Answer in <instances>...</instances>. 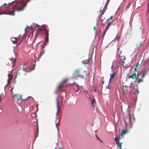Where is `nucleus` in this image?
I'll use <instances>...</instances> for the list:
<instances>
[{
  "label": "nucleus",
  "mask_w": 149,
  "mask_h": 149,
  "mask_svg": "<svg viewBox=\"0 0 149 149\" xmlns=\"http://www.w3.org/2000/svg\"><path fill=\"white\" fill-rule=\"evenodd\" d=\"M43 24H42V26H40L38 24H34L32 25H31L30 26H27L25 28V32H26V30L27 29H29L31 27V29H33L34 31H37V34L39 33L40 31H42V29L41 28V27L43 26Z\"/></svg>",
  "instance_id": "obj_1"
},
{
  "label": "nucleus",
  "mask_w": 149,
  "mask_h": 149,
  "mask_svg": "<svg viewBox=\"0 0 149 149\" xmlns=\"http://www.w3.org/2000/svg\"><path fill=\"white\" fill-rule=\"evenodd\" d=\"M149 71V67L148 68H146L142 70L140 73V75L141 76V79H137V83H139L143 81L142 79L145 75H147L148 74V72Z\"/></svg>",
  "instance_id": "obj_2"
},
{
  "label": "nucleus",
  "mask_w": 149,
  "mask_h": 149,
  "mask_svg": "<svg viewBox=\"0 0 149 149\" xmlns=\"http://www.w3.org/2000/svg\"><path fill=\"white\" fill-rule=\"evenodd\" d=\"M16 7V10L19 12L21 11H23L24 10V8L25 7V5L23 4L21 0L19 2H17L15 5Z\"/></svg>",
  "instance_id": "obj_3"
},
{
  "label": "nucleus",
  "mask_w": 149,
  "mask_h": 149,
  "mask_svg": "<svg viewBox=\"0 0 149 149\" xmlns=\"http://www.w3.org/2000/svg\"><path fill=\"white\" fill-rule=\"evenodd\" d=\"M36 66V64L33 65V68H29V67L25 65L23 66V70L25 72H31L32 70H33L35 69V67Z\"/></svg>",
  "instance_id": "obj_4"
},
{
  "label": "nucleus",
  "mask_w": 149,
  "mask_h": 149,
  "mask_svg": "<svg viewBox=\"0 0 149 149\" xmlns=\"http://www.w3.org/2000/svg\"><path fill=\"white\" fill-rule=\"evenodd\" d=\"M139 75L137 74L136 75V73L133 71L131 76H129L128 77L129 78H132L134 80V82L136 81Z\"/></svg>",
  "instance_id": "obj_5"
},
{
  "label": "nucleus",
  "mask_w": 149,
  "mask_h": 149,
  "mask_svg": "<svg viewBox=\"0 0 149 149\" xmlns=\"http://www.w3.org/2000/svg\"><path fill=\"white\" fill-rule=\"evenodd\" d=\"M59 97H60V96H59L56 98V102H57L56 107H57V112H56V116H57V115H58L59 111L60 108V107L59 106Z\"/></svg>",
  "instance_id": "obj_6"
},
{
  "label": "nucleus",
  "mask_w": 149,
  "mask_h": 149,
  "mask_svg": "<svg viewBox=\"0 0 149 149\" xmlns=\"http://www.w3.org/2000/svg\"><path fill=\"white\" fill-rule=\"evenodd\" d=\"M80 71L81 70L80 69H77L75 70L73 73V78H77V76L79 74V72H80Z\"/></svg>",
  "instance_id": "obj_7"
},
{
  "label": "nucleus",
  "mask_w": 149,
  "mask_h": 149,
  "mask_svg": "<svg viewBox=\"0 0 149 149\" xmlns=\"http://www.w3.org/2000/svg\"><path fill=\"white\" fill-rule=\"evenodd\" d=\"M8 80L7 81V83L8 84L6 85L4 87V89H5V87L7 86L9 83H10L12 78L13 77V75H11L10 74H8Z\"/></svg>",
  "instance_id": "obj_8"
},
{
  "label": "nucleus",
  "mask_w": 149,
  "mask_h": 149,
  "mask_svg": "<svg viewBox=\"0 0 149 149\" xmlns=\"http://www.w3.org/2000/svg\"><path fill=\"white\" fill-rule=\"evenodd\" d=\"M44 31H45V40H46L48 41L49 39V33L48 31H47L46 29V27H44Z\"/></svg>",
  "instance_id": "obj_9"
},
{
  "label": "nucleus",
  "mask_w": 149,
  "mask_h": 149,
  "mask_svg": "<svg viewBox=\"0 0 149 149\" xmlns=\"http://www.w3.org/2000/svg\"><path fill=\"white\" fill-rule=\"evenodd\" d=\"M13 96L15 98H16L17 100L18 101L22 99V96L21 95L15 94V95H13Z\"/></svg>",
  "instance_id": "obj_10"
},
{
  "label": "nucleus",
  "mask_w": 149,
  "mask_h": 149,
  "mask_svg": "<svg viewBox=\"0 0 149 149\" xmlns=\"http://www.w3.org/2000/svg\"><path fill=\"white\" fill-rule=\"evenodd\" d=\"M67 81V80H65L63 81L58 86L57 89L55 93L56 94H57L59 90V89H60L61 87L62 86V84L65 83V82H66Z\"/></svg>",
  "instance_id": "obj_11"
},
{
  "label": "nucleus",
  "mask_w": 149,
  "mask_h": 149,
  "mask_svg": "<svg viewBox=\"0 0 149 149\" xmlns=\"http://www.w3.org/2000/svg\"><path fill=\"white\" fill-rule=\"evenodd\" d=\"M15 12V10H14L13 11L11 12H9L8 13H6V12H4V13H0V15H1L3 14H5V15H13V16L15 15V14L14 13V12Z\"/></svg>",
  "instance_id": "obj_12"
},
{
  "label": "nucleus",
  "mask_w": 149,
  "mask_h": 149,
  "mask_svg": "<svg viewBox=\"0 0 149 149\" xmlns=\"http://www.w3.org/2000/svg\"><path fill=\"white\" fill-rule=\"evenodd\" d=\"M141 38L143 39V41L144 42L146 39V33L143 32V29H142Z\"/></svg>",
  "instance_id": "obj_13"
},
{
  "label": "nucleus",
  "mask_w": 149,
  "mask_h": 149,
  "mask_svg": "<svg viewBox=\"0 0 149 149\" xmlns=\"http://www.w3.org/2000/svg\"><path fill=\"white\" fill-rule=\"evenodd\" d=\"M116 73V72L114 70H113V73L110 74V80L113 79L115 76L114 74Z\"/></svg>",
  "instance_id": "obj_14"
},
{
  "label": "nucleus",
  "mask_w": 149,
  "mask_h": 149,
  "mask_svg": "<svg viewBox=\"0 0 149 149\" xmlns=\"http://www.w3.org/2000/svg\"><path fill=\"white\" fill-rule=\"evenodd\" d=\"M114 21V20H113L111 22L108 23L107 26H106V28L105 29H106V30H108V29L111 23H112V22H113Z\"/></svg>",
  "instance_id": "obj_15"
},
{
  "label": "nucleus",
  "mask_w": 149,
  "mask_h": 149,
  "mask_svg": "<svg viewBox=\"0 0 149 149\" xmlns=\"http://www.w3.org/2000/svg\"><path fill=\"white\" fill-rule=\"evenodd\" d=\"M122 143H120V142H118L117 144V147L118 148V149H121V144Z\"/></svg>",
  "instance_id": "obj_16"
},
{
  "label": "nucleus",
  "mask_w": 149,
  "mask_h": 149,
  "mask_svg": "<svg viewBox=\"0 0 149 149\" xmlns=\"http://www.w3.org/2000/svg\"><path fill=\"white\" fill-rule=\"evenodd\" d=\"M119 138H120V135H119L118 136H117L115 138V140L116 142V143H118V142H119Z\"/></svg>",
  "instance_id": "obj_17"
},
{
  "label": "nucleus",
  "mask_w": 149,
  "mask_h": 149,
  "mask_svg": "<svg viewBox=\"0 0 149 149\" xmlns=\"http://www.w3.org/2000/svg\"><path fill=\"white\" fill-rule=\"evenodd\" d=\"M38 125H37V131L36 132L35 135V139H36V137L38 136Z\"/></svg>",
  "instance_id": "obj_18"
},
{
  "label": "nucleus",
  "mask_w": 149,
  "mask_h": 149,
  "mask_svg": "<svg viewBox=\"0 0 149 149\" xmlns=\"http://www.w3.org/2000/svg\"><path fill=\"white\" fill-rule=\"evenodd\" d=\"M91 103L92 106L93 107H94L95 105L96 102L95 99H93L91 100Z\"/></svg>",
  "instance_id": "obj_19"
},
{
  "label": "nucleus",
  "mask_w": 149,
  "mask_h": 149,
  "mask_svg": "<svg viewBox=\"0 0 149 149\" xmlns=\"http://www.w3.org/2000/svg\"><path fill=\"white\" fill-rule=\"evenodd\" d=\"M93 52V51L92 49L91 50H91H90V52H89L88 54V56L89 58H90L91 56V55H92Z\"/></svg>",
  "instance_id": "obj_20"
},
{
  "label": "nucleus",
  "mask_w": 149,
  "mask_h": 149,
  "mask_svg": "<svg viewBox=\"0 0 149 149\" xmlns=\"http://www.w3.org/2000/svg\"><path fill=\"white\" fill-rule=\"evenodd\" d=\"M16 38L14 37H12L11 38V40L14 44H15L16 42Z\"/></svg>",
  "instance_id": "obj_21"
},
{
  "label": "nucleus",
  "mask_w": 149,
  "mask_h": 149,
  "mask_svg": "<svg viewBox=\"0 0 149 149\" xmlns=\"http://www.w3.org/2000/svg\"><path fill=\"white\" fill-rule=\"evenodd\" d=\"M12 9H13V10H12L10 12H12L14 10H15V11H16V8L15 9L13 6H9V10H11Z\"/></svg>",
  "instance_id": "obj_22"
},
{
  "label": "nucleus",
  "mask_w": 149,
  "mask_h": 149,
  "mask_svg": "<svg viewBox=\"0 0 149 149\" xmlns=\"http://www.w3.org/2000/svg\"><path fill=\"white\" fill-rule=\"evenodd\" d=\"M29 97H31V100H29V102H28V104H29L31 103V101H32L33 100V98L29 96V97H28L27 98H26V100L27 101L28 100V98Z\"/></svg>",
  "instance_id": "obj_23"
},
{
  "label": "nucleus",
  "mask_w": 149,
  "mask_h": 149,
  "mask_svg": "<svg viewBox=\"0 0 149 149\" xmlns=\"http://www.w3.org/2000/svg\"><path fill=\"white\" fill-rule=\"evenodd\" d=\"M127 132V131L126 130H122L121 135L122 136L123 134H125Z\"/></svg>",
  "instance_id": "obj_24"
},
{
  "label": "nucleus",
  "mask_w": 149,
  "mask_h": 149,
  "mask_svg": "<svg viewBox=\"0 0 149 149\" xmlns=\"http://www.w3.org/2000/svg\"><path fill=\"white\" fill-rule=\"evenodd\" d=\"M131 4L132 3L131 2H130L128 4L126 8H125L126 10H127V9H128L129 8V7L131 6Z\"/></svg>",
  "instance_id": "obj_25"
},
{
  "label": "nucleus",
  "mask_w": 149,
  "mask_h": 149,
  "mask_svg": "<svg viewBox=\"0 0 149 149\" xmlns=\"http://www.w3.org/2000/svg\"><path fill=\"white\" fill-rule=\"evenodd\" d=\"M107 30H106V29H105L104 30V31H103V32L102 34V37H104V36L105 35V33H106V32H107Z\"/></svg>",
  "instance_id": "obj_26"
},
{
  "label": "nucleus",
  "mask_w": 149,
  "mask_h": 149,
  "mask_svg": "<svg viewBox=\"0 0 149 149\" xmlns=\"http://www.w3.org/2000/svg\"><path fill=\"white\" fill-rule=\"evenodd\" d=\"M78 77H80L82 79H84V75H80L79 74L77 75V78Z\"/></svg>",
  "instance_id": "obj_27"
},
{
  "label": "nucleus",
  "mask_w": 149,
  "mask_h": 149,
  "mask_svg": "<svg viewBox=\"0 0 149 149\" xmlns=\"http://www.w3.org/2000/svg\"><path fill=\"white\" fill-rule=\"evenodd\" d=\"M78 77H80L82 79H84V75H80L79 74L77 75V78Z\"/></svg>",
  "instance_id": "obj_28"
},
{
  "label": "nucleus",
  "mask_w": 149,
  "mask_h": 149,
  "mask_svg": "<svg viewBox=\"0 0 149 149\" xmlns=\"http://www.w3.org/2000/svg\"><path fill=\"white\" fill-rule=\"evenodd\" d=\"M120 37L119 36H118V35L117 36L115 37L114 40L115 41V42H116V41H118V38H119Z\"/></svg>",
  "instance_id": "obj_29"
},
{
  "label": "nucleus",
  "mask_w": 149,
  "mask_h": 149,
  "mask_svg": "<svg viewBox=\"0 0 149 149\" xmlns=\"http://www.w3.org/2000/svg\"><path fill=\"white\" fill-rule=\"evenodd\" d=\"M132 30L131 28H130L128 30V34H130L132 32Z\"/></svg>",
  "instance_id": "obj_30"
},
{
  "label": "nucleus",
  "mask_w": 149,
  "mask_h": 149,
  "mask_svg": "<svg viewBox=\"0 0 149 149\" xmlns=\"http://www.w3.org/2000/svg\"><path fill=\"white\" fill-rule=\"evenodd\" d=\"M16 58H15L14 60L13 61V59H10V60L11 61H12L11 63H13V64L12 65V67H13L14 65V62H15V60Z\"/></svg>",
  "instance_id": "obj_31"
},
{
  "label": "nucleus",
  "mask_w": 149,
  "mask_h": 149,
  "mask_svg": "<svg viewBox=\"0 0 149 149\" xmlns=\"http://www.w3.org/2000/svg\"><path fill=\"white\" fill-rule=\"evenodd\" d=\"M128 117H129V123L130 124L131 123V116H130L129 114L128 115Z\"/></svg>",
  "instance_id": "obj_32"
},
{
  "label": "nucleus",
  "mask_w": 149,
  "mask_h": 149,
  "mask_svg": "<svg viewBox=\"0 0 149 149\" xmlns=\"http://www.w3.org/2000/svg\"><path fill=\"white\" fill-rule=\"evenodd\" d=\"M15 123L16 124H18V120L17 119H15L14 120Z\"/></svg>",
  "instance_id": "obj_33"
},
{
  "label": "nucleus",
  "mask_w": 149,
  "mask_h": 149,
  "mask_svg": "<svg viewBox=\"0 0 149 149\" xmlns=\"http://www.w3.org/2000/svg\"><path fill=\"white\" fill-rule=\"evenodd\" d=\"M29 1V0H26V1L25 3H23V4H24L25 5V6H26V4L28 3Z\"/></svg>",
  "instance_id": "obj_34"
},
{
  "label": "nucleus",
  "mask_w": 149,
  "mask_h": 149,
  "mask_svg": "<svg viewBox=\"0 0 149 149\" xmlns=\"http://www.w3.org/2000/svg\"><path fill=\"white\" fill-rule=\"evenodd\" d=\"M48 40H45V41L43 42V44H44V45H46L47 42H48Z\"/></svg>",
  "instance_id": "obj_35"
},
{
  "label": "nucleus",
  "mask_w": 149,
  "mask_h": 149,
  "mask_svg": "<svg viewBox=\"0 0 149 149\" xmlns=\"http://www.w3.org/2000/svg\"><path fill=\"white\" fill-rule=\"evenodd\" d=\"M88 61H89V59L87 60H86V62H84V63H83V64H87L88 62Z\"/></svg>",
  "instance_id": "obj_36"
},
{
  "label": "nucleus",
  "mask_w": 149,
  "mask_h": 149,
  "mask_svg": "<svg viewBox=\"0 0 149 149\" xmlns=\"http://www.w3.org/2000/svg\"><path fill=\"white\" fill-rule=\"evenodd\" d=\"M123 120H124V121L125 124V126L126 127H127V122L125 120V119L124 118H123Z\"/></svg>",
  "instance_id": "obj_37"
},
{
  "label": "nucleus",
  "mask_w": 149,
  "mask_h": 149,
  "mask_svg": "<svg viewBox=\"0 0 149 149\" xmlns=\"http://www.w3.org/2000/svg\"><path fill=\"white\" fill-rule=\"evenodd\" d=\"M56 147L55 149H56L57 148H58V143L57 142V143H56Z\"/></svg>",
  "instance_id": "obj_38"
},
{
  "label": "nucleus",
  "mask_w": 149,
  "mask_h": 149,
  "mask_svg": "<svg viewBox=\"0 0 149 149\" xmlns=\"http://www.w3.org/2000/svg\"><path fill=\"white\" fill-rule=\"evenodd\" d=\"M13 89H14L13 87H12V88H11L10 89V90L11 93H13Z\"/></svg>",
  "instance_id": "obj_39"
},
{
  "label": "nucleus",
  "mask_w": 149,
  "mask_h": 149,
  "mask_svg": "<svg viewBox=\"0 0 149 149\" xmlns=\"http://www.w3.org/2000/svg\"><path fill=\"white\" fill-rule=\"evenodd\" d=\"M106 10V9H105L104 10V9L103 10V11L102 13V15L105 12Z\"/></svg>",
  "instance_id": "obj_40"
},
{
  "label": "nucleus",
  "mask_w": 149,
  "mask_h": 149,
  "mask_svg": "<svg viewBox=\"0 0 149 149\" xmlns=\"http://www.w3.org/2000/svg\"><path fill=\"white\" fill-rule=\"evenodd\" d=\"M17 0H15L14 1H13L11 3H8V5H10V4L11 3H13V2L17 1Z\"/></svg>",
  "instance_id": "obj_41"
},
{
  "label": "nucleus",
  "mask_w": 149,
  "mask_h": 149,
  "mask_svg": "<svg viewBox=\"0 0 149 149\" xmlns=\"http://www.w3.org/2000/svg\"><path fill=\"white\" fill-rule=\"evenodd\" d=\"M59 121V120L58 123L56 124V128H57V125H59L58 124V123Z\"/></svg>",
  "instance_id": "obj_42"
},
{
  "label": "nucleus",
  "mask_w": 149,
  "mask_h": 149,
  "mask_svg": "<svg viewBox=\"0 0 149 149\" xmlns=\"http://www.w3.org/2000/svg\"><path fill=\"white\" fill-rule=\"evenodd\" d=\"M98 140H99L100 142L102 143L103 142V141L102 140H101L100 138H98Z\"/></svg>",
  "instance_id": "obj_43"
},
{
  "label": "nucleus",
  "mask_w": 149,
  "mask_h": 149,
  "mask_svg": "<svg viewBox=\"0 0 149 149\" xmlns=\"http://www.w3.org/2000/svg\"><path fill=\"white\" fill-rule=\"evenodd\" d=\"M3 5H4L5 6L6 8V6H7V5L6 3H5L3 4Z\"/></svg>",
  "instance_id": "obj_44"
},
{
  "label": "nucleus",
  "mask_w": 149,
  "mask_h": 149,
  "mask_svg": "<svg viewBox=\"0 0 149 149\" xmlns=\"http://www.w3.org/2000/svg\"><path fill=\"white\" fill-rule=\"evenodd\" d=\"M104 19H101L100 20V22L102 23Z\"/></svg>",
  "instance_id": "obj_45"
},
{
  "label": "nucleus",
  "mask_w": 149,
  "mask_h": 149,
  "mask_svg": "<svg viewBox=\"0 0 149 149\" xmlns=\"http://www.w3.org/2000/svg\"><path fill=\"white\" fill-rule=\"evenodd\" d=\"M79 88H77V89L76 90V91L78 92L79 91Z\"/></svg>",
  "instance_id": "obj_46"
},
{
  "label": "nucleus",
  "mask_w": 149,
  "mask_h": 149,
  "mask_svg": "<svg viewBox=\"0 0 149 149\" xmlns=\"http://www.w3.org/2000/svg\"><path fill=\"white\" fill-rule=\"evenodd\" d=\"M107 21V20L106 21V22H105L104 23H102V25H104V24H106V22Z\"/></svg>",
  "instance_id": "obj_47"
},
{
  "label": "nucleus",
  "mask_w": 149,
  "mask_h": 149,
  "mask_svg": "<svg viewBox=\"0 0 149 149\" xmlns=\"http://www.w3.org/2000/svg\"><path fill=\"white\" fill-rule=\"evenodd\" d=\"M121 63H122V64H121V65L123 66H124L123 64L124 63V61H122L121 62Z\"/></svg>",
  "instance_id": "obj_48"
},
{
  "label": "nucleus",
  "mask_w": 149,
  "mask_h": 149,
  "mask_svg": "<svg viewBox=\"0 0 149 149\" xmlns=\"http://www.w3.org/2000/svg\"><path fill=\"white\" fill-rule=\"evenodd\" d=\"M111 80H110V79H109V83L108 84V88H109V83H110V82H111Z\"/></svg>",
  "instance_id": "obj_49"
},
{
  "label": "nucleus",
  "mask_w": 149,
  "mask_h": 149,
  "mask_svg": "<svg viewBox=\"0 0 149 149\" xmlns=\"http://www.w3.org/2000/svg\"><path fill=\"white\" fill-rule=\"evenodd\" d=\"M135 67L134 68V69L135 71H136L137 69V67Z\"/></svg>",
  "instance_id": "obj_50"
},
{
  "label": "nucleus",
  "mask_w": 149,
  "mask_h": 149,
  "mask_svg": "<svg viewBox=\"0 0 149 149\" xmlns=\"http://www.w3.org/2000/svg\"><path fill=\"white\" fill-rule=\"evenodd\" d=\"M23 38H22V40H21V41L19 42V44H21L22 43V40H23Z\"/></svg>",
  "instance_id": "obj_51"
},
{
  "label": "nucleus",
  "mask_w": 149,
  "mask_h": 149,
  "mask_svg": "<svg viewBox=\"0 0 149 149\" xmlns=\"http://www.w3.org/2000/svg\"><path fill=\"white\" fill-rule=\"evenodd\" d=\"M112 16H111L107 20L109 19H112Z\"/></svg>",
  "instance_id": "obj_52"
},
{
  "label": "nucleus",
  "mask_w": 149,
  "mask_h": 149,
  "mask_svg": "<svg viewBox=\"0 0 149 149\" xmlns=\"http://www.w3.org/2000/svg\"><path fill=\"white\" fill-rule=\"evenodd\" d=\"M45 45H44L42 46V49L45 47Z\"/></svg>",
  "instance_id": "obj_53"
},
{
  "label": "nucleus",
  "mask_w": 149,
  "mask_h": 149,
  "mask_svg": "<svg viewBox=\"0 0 149 149\" xmlns=\"http://www.w3.org/2000/svg\"><path fill=\"white\" fill-rule=\"evenodd\" d=\"M136 92H137V95H136V96H137L138 94V93H139V91L138 90H136Z\"/></svg>",
  "instance_id": "obj_54"
},
{
  "label": "nucleus",
  "mask_w": 149,
  "mask_h": 149,
  "mask_svg": "<svg viewBox=\"0 0 149 149\" xmlns=\"http://www.w3.org/2000/svg\"><path fill=\"white\" fill-rule=\"evenodd\" d=\"M107 7H105V6H104V8H103V10H104H104L105 9H106V10H107Z\"/></svg>",
  "instance_id": "obj_55"
},
{
  "label": "nucleus",
  "mask_w": 149,
  "mask_h": 149,
  "mask_svg": "<svg viewBox=\"0 0 149 149\" xmlns=\"http://www.w3.org/2000/svg\"><path fill=\"white\" fill-rule=\"evenodd\" d=\"M139 65V64L138 63H137L136 64V66H136V67H137V65Z\"/></svg>",
  "instance_id": "obj_56"
},
{
  "label": "nucleus",
  "mask_w": 149,
  "mask_h": 149,
  "mask_svg": "<svg viewBox=\"0 0 149 149\" xmlns=\"http://www.w3.org/2000/svg\"><path fill=\"white\" fill-rule=\"evenodd\" d=\"M95 34H96V35L97 36L98 34V33H97L96 31H95Z\"/></svg>",
  "instance_id": "obj_57"
},
{
  "label": "nucleus",
  "mask_w": 149,
  "mask_h": 149,
  "mask_svg": "<svg viewBox=\"0 0 149 149\" xmlns=\"http://www.w3.org/2000/svg\"><path fill=\"white\" fill-rule=\"evenodd\" d=\"M34 114V117H35L36 116H37V114L36 113H35Z\"/></svg>",
  "instance_id": "obj_58"
},
{
  "label": "nucleus",
  "mask_w": 149,
  "mask_h": 149,
  "mask_svg": "<svg viewBox=\"0 0 149 149\" xmlns=\"http://www.w3.org/2000/svg\"><path fill=\"white\" fill-rule=\"evenodd\" d=\"M95 29H96L95 26H94V28H93L94 30L95 31Z\"/></svg>",
  "instance_id": "obj_59"
},
{
  "label": "nucleus",
  "mask_w": 149,
  "mask_h": 149,
  "mask_svg": "<svg viewBox=\"0 0 149 149\" xmlns=\"http://www.w3.org/2000/svg\"><path fill=\"white\" fill-rule=\"evenodd\" d=\"M76 85H77V87L79 88V85L77 84H76Z\"/></svg>",
  "instance_id": "obj_60"
},
{
  "label": "nucleus",
  "mask_w": 149,
  "mask_h": 149,
  "mask_svg": "<svg viewBox=\"0 0 149 149\" xmlns=\"http://www.w3.org/2000/svg\"><path fill=\"white\" fill-rule=\"evenodd\" d=\"M148 6L149 9V1H148Z\"/></svg>",
  "instance_id": "obj_61"
},
{
  "label": "nucleus",
  "mask_w": 149,
  "mask_h": 149,
  "mask_svg": "<svg viewBox=\"0 0 149 149\" xmlns=\"http://www.w3.org/2000/svg\"><path fill=\"white\" fill-rule=\"evenodd\" d=\"M98 22H97L96 23V25H97V24H98Z\"/></svg>",
  "instance_id": "obj_62"
},
{
  "label": "nucleus",
  "mask_w": 149,
  "mask_h": 149,
  "mask_svg": "<svg viewBox=\"0 0 149 149\" xmlns=\"http://www.w3.org/2000/svg\"><path fill=\"white\" fill-rule=\"evenodd\" d=\"M96 89H95L94 90V92H95V91H96Z\"/></svg>",
  "instance_id": "obj_63"
},
{
  "label": "nucleus",
  "mask_w": 149,
  "mask_h": 149,
  "mask_svg": "<svg viewBox=\"0 0 149 149\" xmlns=\"http://www.w3.org/2000/svg\"><path fill=\"white\" fill-rule=\"evenodd\" d=\"M58 149H62V148H59Z\"/></svg>",
  "instance_id": "obj_64"
}]
</instances>
